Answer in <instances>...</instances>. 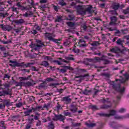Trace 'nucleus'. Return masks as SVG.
I'll return each mask as SVG.
<instances>
[{"label":"nucleus","instance_id":"1","mask_svg":"<svg viewBox=\"0 0 129 129\" xmlns=\"http://www.w3.org/2000/svg\"><path fill=\"white\" fill-rule=\"evenodd\" d=\"M116 43L117 45H118V46H121V47L123 48V49L121 50L120 48L115 46L113 48L110 49V52H112V53H120V54H124V51H129V49H127V48L123 46V41L121 40V39L119 38L118 39H117Z\"/></svg>","mask_w":129,"mask_h":129},{"label":"nucleus","instance_id":"2","mask_svg":"<svg viewBox=\"0 0 129 129\" xmlns=\"http://www.w3.org/2000/svg\"><path fill=\"white\" fill-rule=\"evenodd\" d=\"M113 89L115 90V91H117V92L119 93V94L117 96V101L118 102L120 100V99L121 98V96H122V94H123V92H124V90H125V89L124 88V87H123L122 89L120 88V84H114L112 85V86Z\"/></svg>","mask_w":129,"mask_h":129},{"label":"nucleus","instance_id":"3","mask_svg":"<svg viewBox=\"0 0 129 129\" xmlns=\"http://www.w3.org/2000/svg\"><path fill=\"white\" fill-rule=\"evenodd\" d=\"M19 79L21 81L24 80H30L31 82H27L25 83L26 85L27 86H34L36 84V82L33 81L32 78H31V76H28L27 77H21L19 78Z\"/></svg>","mask_w":129,"mask_h":129},{"label":"nucleus","instance_id":"4","mask_svg":"<svg viewBox=\"0 0 129 129\" xmlns=\"http://www.w3.org/2000/svg\"><path fill=\"white\" fill-rule=\"evenodd\" d=\"M37 43L39 44H33L31 43V45H30V48H34V50H37V47L38 48H42L43 46H44V43L42 42V41L40 40H37Z\"/></svg>","mask_w":129,"mask_h":129},{"label":"nucleus","instance_id":"5","mask_svg":"<svg viewBox=\"0 0 129 129\" xmlns=\"http://www.w3.org/2000/svg\"><path fill=\"white\" fill-rule=\"evenodd\" d=\"M9 63H12V64H10V66L11 67H23V65H24L25 62L19 63L17 61H14L12 60H9Z\"/></svg>","mask_w":129,"mask_h":129},{"label":"nucleus","instance_id":"6","mask_svg":"<svg viewBox=\"0 0 129 129\" xmlns=\"http://www.w3.org/2000/svg\"><path fill=\"white\" fill-rule=\"evenodd\" d=\"M123 76L125 78H122L121 79H116L115 81L116 82H117V81H119V83H124L125 81H127L129 79V75L127 74V73H126L123 75Z\"/></svg>","mask_w":129,"mask_h":129},{"label":"nucleus","instance_id":"7","mask_svg":"<svg viewBox=\"0 0 129 129\" xmlns=\"http://www.w3.org/2000/svg\"><path fill=\"white\" fill-rule=\"evenodd\" d=\"M76 45H77V46H79V47H86V42L84 39L81 38L79 39L78 43H76Z\"/></svg>","mask_w":129,"mask_h":129},{"label":"nucleus","instance_id":"8","mask_svg":"<svg viewBox=\"0 0 129 129\" xmlns=\"http://www.w3.org/2000/svg\"><path fill=\"white\" fill-rule=\"evenodd\" d=\"M53 120H60V121H64L65 120V116H63L62 114L57 115L54 114V118H53Z\"/></svg>","mask_w":129,"mask_h":129},{"label":"nucleus","instance_id":"9","mask_svg":"<svg viewBox=\"0 0 129 129\" xmlns=\"http://www.w3.org/2000/svg\"><path fill=\"white\" fill-rule=\"evenodd\" d=\"M109 125L113 129H119L122 126L120 124H117L115 122H111L109 123Z\"/></svg>","mask_w":129,"mask_h":129},{"label":"nucleus","instance_id":"10","mask_svg":"<svg viewBox=\"0 0 129 129\" xmlns=\"http://www.w3.org/2000/svg\"><path fill=\"white\" fill-rule=\"evenodd\" d=\"M110 22L109 23L110 26H114L116 25V22L117 21V18L116 16H112L110 18Z\"/></svg>","mask_w":129,"mask_h":129},{"label":"nucleus","instance_id":"11","mask_svg":"<svg viewBox=\"0 0 129 129\" xmlns=\"http://www.w3.org/2000/svg\"><path fill=\"white\" fill-rule=\"evenodd\" d=\"M77 12L79 15H86V13L85 12V10L83 9V7L81 6H79L77 9Z\"/></svg>","mask_w":129,"mask_h":129},{"label":"nucleus","instance_id":"12","mask_svg":"<svg viewBox=\"0 0 129 129\" xmlns=\"http://www.w3.org/2000/svg\"><path fill=\"white\" fill-rule=\"evenodd\" d=\"M12 89H8V91H3L0 92V96H5V95H11Z\"/></svg>","mask_w":129,"mask_h":129},{"label":"nucleus","instance_id":"13","mask_svg":"<svg viewBox=\"0 0 129 129\" xmlns=\"http://www.w3.org/2000/svg\"><path fill=\"white\" fill-rule=\"evenodd\" d=\"M48 2V0H40V4H41L40 8L41 9H46L48 8V5L47 4V3ZM43 4H46L44 5H43Z\"/></svg>","mask_w":129,"mask_h":129},{"label":"nucleus","instance_id":"14","mask_svg":"<svg viewBox=\"0 0 129 129\" xmlns=\"http://www.w3.org/2000/svg\"><path fill=\"white\" fill-rule=\"evenodd\" d=\"M67 70H71L72 71H73V68L70 66H63V69H60V72H62V73H66Z\"/></svg>","mask_w":129,"mask_h":129},{"label":"nucleus","instance_id":"15","mask_svg":"<svg viewBox=\"0 0 129 129\" xmlns=\"http://www.w3.org/2000/svg\"><path fill=\"white\" fill-rule=\"evenodd\" d=\"M9 88H10V84H5L0 86V89L5 90L4 91H9L8 89H9Z\"/></svg>","mask_w":129,"mask_h":129},{"label":"nucleus","instance_id":"16","mask_svg":"<svg viewBox=\"0 0 129 129\" xmlns=\"http://www.w3.org/2000/svg\"><path fill=\"white\" fill-rule=\"evenodd\" d=\"M71 100L72 99L71 98H69V97H63L62 98V101H64L66 104H69L70 103H71Z\"/></svg>","mask_w":129,"mask_h":129},{"label":"nucleus","instance_id":"17","mask_svg":"<svg viewBox=\"0 0 129 129\" xmlns=\"http://www.w3.org/2000/svg\"><path fill=\"white\" fill-rule=\"evenodd\" d=\"M119 8H120V5L119 3H113L112 5V9L115 11H117Z\"/></svg>","mask_w":129,"mask_h":129},{"label":"nucleus","instance_id":"18","mask_svg":"<svg viewBox=\"0 0 129 129\" xmlns=\"http://www.w3.org/2000/svg\"><path fill=\"white\" fill-rule=\"evenodd\" d=\"M85 12L88 13V14H92L93 11H92V6H89V7L86 8Z\"/></svg>","mask_w":129,"mask_h":129},{"label":"nucleus","instance_id":"19","mask_svg":"<svg viewBox=\"0 0 129 129\" xmlns=\"http://www.w3.org/2000/svg\"><path fill=\"white\" fill-rule=\"evenodd\" d=\"M77 109H78V108H77V107H76V105H74L73 104L71 105V108H70V110L71 111H72L73 113H75V112H77Z\"/></svg>","mask_w":129,"mask_h":129},{"label":"nucleus","instance_id":"20","mask_svg":"<svg viewBox=\"0 0 129 129\" xmlns=\"http://www.w3.org/2000/svg\"><path fill=\"white\" fill-rule=\"evenodd\" d=\"M45 37L46 39L49 40V41H52V40L53 39V36H52V34L48 32H46L45 34Z\"/></svg>","mask_w":129,"mask_h":129},{"label":"nucleus","instance_id":"21","mask_svg":"<svg viewBox=\"0 0 129 129\" xmlns=\"http://www.w3.org/2000/svg\"><path fill=\"white\" fill-rule=\"evenodd\" d=\"M4 103H5V105H6V106H11V105H13V103H14V102H11V100L8 99V100H5L4 101Z\"/></svg>","mask_w":129,"mask_h":129},{"label":"nucleus","instance_id":"22","mask_svg":"<svg viewBox=\"0 0 129 129\" xmlns=\"http://www.w3.org/2000/svg\"><path fill=\"white\" fill-rule=\"evenodd\" d=\"M72 38V36H70L68 39H67L65 42H63V45L67 47L71 44V41H70V38Z\"/></svg>","mask_w":129,"mask_h":129},{"label":"nucleus","instance_id":"23","mask_svg":"<svg viewBox=\"0 0 129 129\" xmlns=\"http://www.w3.org/2000/svg\"><path fill=\"white\" fill-rule=\"evenodd\" d=\"M90 108H91V109H92L93 111H95L96 110H99V107H98L96 105H90Z\"/></svg>","mask_w":129,"mask_h":129},{"label":"nucleus","instance_id":"24","mask_svg":"<svg viewBox=\"0 0 129 129\" xmlns=\"http://www.w3.org/2000/svg\"><path fill=\"white\" fill-rule=\"evenodd\" d=\"M105 58H108V57L105 56L104 55H102L101 57V60L102 61H104V64H109V60L106 59Z\"/></svg>","mask_w":129,"mask_h":129},{"label":"nucleus","instance_id":"25","mask_svg":"<svg viewBox=\"0 0 129 129\" xmlns=\"http://www.w3.org/2000/svg\"><path fill=\"white\" fill-rule=\"evenodd\" d=\"M14 22L17 25H21L22 24H23V23H24V19H20L19 20H15L14 21Z\"/></svg>","mask_w":129,"mask_h":129},{"label":"nucleus","instance_id":"26","mask_svg":"<svg viewBox=\"0 0 129 129\" xmlns=\"http://www.w3.org/2000/svg\"><path fill=\"white\" fill-rule=\"evenodd\" d=\"M33 110H35L34 108H32L31 109L24 111V114H25V116H28V115H30V114L33 111Z\"/></svg>","mask_w":129,"mask_h":129},{"label":"nucleus","instance_id":"27","mask_svg":"<svg viewBox=\"0 0 129 129\" xmlns=\"http://www.w3.org/2000/svg\"><path fill=\"white\" fill-rule=\"evenodd\" d=\"M100 101L102 103H103V104L105 103H110V101H109V98H108L106 99H101Z\"/></svg>","mask_w":129,"mask_h":129},{"label":"nucleus","instance_id":"28","mask_svg":"<svg viewBox=\"0 0 129 129\" xmlns=\"http://www.w3.org/2000/svg\"><path fill=\"white\" fill-rule=\"evenodd\" d=\"M65 59L66 60H69V61H71V60H75V58L73 57V55L72 54H69L68 56H65Z\"/></svg>","mask_w":129,"mask_h":129},{"label":"nucleus","instance_id":"29","mask_svg":"<svg viewBox=\"0 0 129 129\" xmlns=\"http://www.w3.org/2000/svg\"><path fill=\"white\" fill-rule=\"evenodd\" d=\"M110 106L109 105L103 104L100 105L99 107V110L100 109H107V108H109Z\"/></svg>","mask_w":129,"mask_h":129},{"label":"nucleus","instance_id":"30","mask_svg":"<svg viewBox=\"0 0 129 129\" xmlns=\"http://www.w3.org/2000/svg\"><path fill=\"white\" fill-rule=\"evenodd\" d=\"M47 127L49 129H54L55 128V125L54 124V123H53V121H51L50 122L48 123Z\"/></svg>","mask_w":129,"mask_h":129},{"label":"nucleus","instance_id":"31","mask_svg":"<svg viewBox=\"0 0 129 129\" xmlns=\"http://www.w3.org/2000/svg\"><path fill=\"white\" fill-rule=\"evenodd\" d=\"M86 125L87 126V127H93L96 125V124L95 123H88V122H86L85 123Z\"/></svg>","mask_w":129,"mask_h":129},{"label":"nucleus","instance_id":"32","mask_svg":"<svg viewBox=\"0 0 129 129\" xmlns=\"http://www.w3.org/2000/svg\"><path fill=\"white\" fill-rule=\"evenodd\" d=\"M97 115H99V116H101L102 117H108V114L104 113H98Z\"/></svg>","mask_w":129,"mask_h":129},{"label":"nucleus","instance_id":"33","mask_svg":"<svg viewBox=\"0 0 129 129\" xmlns=\"http://www.w3.org/2000/svg\"><path fill=\"white\" fill-rule=\"evenodd\" d=\"M89 76V75L88 74H85L83 76H76L75 77V78L76 79V78H80V81H81V80L82 78H84V77H88Z\"/></svg>","mask_w":129,"mask_h":129},{"label":"nucleus","instance_id":"34","mask_svg":"<svg viewBox=\"0 0 129 129\" xmlns=\"http://www.w3.org/2000/svg\"><path fill=\"white\" fill-rule=\"evenodd\" d=\"M63 114L64 116H71V112H69L68 110L63 111Z\"/></svg>","mask_w":129,"mask_h":129},{"label":"nucleus","instance_id":"35","mask_svg":"<svg viewBox=\"0 0 129 129\" xmlns=\"http://www.w3.org/2000/svg\"><path fill=\"white\" fill-rule=\"evenodd\" d=\"M33 15V12L32 11L29 12V13H25V14L23 15L24 17H25L26 18H28V17H31Z\"/></svg>","mask_w":129,"mask_h":129},{"label":"nucleus","instance_id":"36","mask_svg":"<svg viewBox=\"0 0 129 129\" xmlns=\"http://www.w3.org/2000/svg\"><path fill=\"white\" fill-rule=\"evenodd\" d=\"M116 113V111H115V110H111L110 111V113L108 114V117H109V116H111V115H114Z\"/></svg>","mask_w":129,"mask_h":129},{"label":"nucleus","instance_id":"37","mask_svg":"<svg viewBox=\"0 0 129 129\" xmlns=\"http://www.w3.org/2000/svg\"><path fill=\"white\" fill-rule=\"evenodd\" d=\"M42 66H44V67H48L49 65V62L46 60H44L42 62Z\"/></svg>","mask_w":129,"mask_h":129},{"label":"nucleus","instance_id":"38","mask_svg":"<svg viewBox=\"0 0 129 129\" xmlns=\"http://www.w3.org/2000/svg\"><path fill=\"white\" fill-rule=\"evenodd\" d=\"M91 92V90H87L85 89L83 92V94H85V95H88L89 93Z\"/></svg>","mask_w":129,"mask_h":129},{"label":"nucleus","instance_id":"39","mask_svg":"<svg viewBox=\"0 0 129 129\" xmlns=\"http://www.w3.org/2000/svg\"><path fill=\"white\" fill-rule=\"evenodd\" d=\"M8 16H9V13L4 14L2 13V11L0 10V18H2V17H3V18H6V17Z\"/></svg>","mask_w":129,"mask_h":129},{"label":"nucleus","instance_id":"40","mask_svg":"<svg viewBox=\"0 0 129 129\" xmlns=\"http://www.w3.org/2000/svg\"><path fill=\"white\" fill-rule=\"evenodd\" d=\"M67 24L68 26L70 28H73V27H74L75 26V23L71 22H67Z\"/></svg>","mask_w":129,"mask_h":129},{"label":"nucleus","instance_id":"41","mask_svg":"<svg viewBox=\"0 0 129 129\" xmlns=\"http://www.w3.org/2000/svg\"><path fill=\"white\" fill-rule=\"evenodd\" d=\"M72 126H73V127H76L77 126H80V125H81V123L72 122Z\"/></svg>","mask_w":129,"mask_h":129},{"label":"nucleus","instance_id":"42","mask_svg":"<svg viewBox=\"0 0 129 129\" xmlns=\"http://www.w3.org/2000/svg\"><path fill=\"white\" fill-rule=\"evenodd\" d=\"M93 60L94 62H100V61H102L101 57H94Z\"/></svg>","mask_w":129,"mask_h":129},{"label":"nucleus","instance_id":"43","mask_svg":"<svg viewBox=\"0 0 129 129\" xmlns=\"http://www.w3.org/2000/svg\"><path fill=\"white\" fill-rule=\"evenodd\" d=\"M27 120L30 124H32L34 122V118L29 117Z\"/></svg>","mask_w":129,"mask_h":129},{"label":"nucleus","instance_id":"44","mask_svg":"<svg viewBox=\"0 0 129 129\" xmlns=\"http://www.w3.org/2000/svg\"><path fill=\"white\" fill-rule=\"evenodd\" d=\"M125 111H126V109L123 108H120L118 111V112L120 113H123V112H125Z\"/></svg>","mask_w":129,"mask_h":129},{"label":"nucleus","instance_id":"45","mask_svg":"<svg viewBox=\"0 0 129 129\" xmlns=\"http://www.w3.org/2000/svg\"><path fill=\"white\" fill-rule=\"evenodd\" d=\"M0 27L3 31H7V25H5L4 24H1Z\"/></svg>","mask_w":129,"mask_h":129},{"label":"nucleus","instance_id":"46","mask_svg":"<svg viewBox=\"0 0 129 129\" xmlns=\"http://www.w3.org/2000/svg\"><path fill=\"white\" fill-rule=\"evenodd\" d=\"M114 118L115 119H122V118H124V116L116 115L115 116Z\"/></svg>","mask_w":129,"mask_h":129},{"label":"nucleus","instance_id":"47","mask_svg":"<svg viewBox=\"0 0 129 129\" xmlns=\"http://www.w3.org/2000/svg\"><path fill=\"white\" fill-rule=\"evenodd\" d=\"M61 21H62V16H58L57 17V19H55V22H61Z\"/></svg>","mask_w":129,"mask_h":129},{"label":"nucleus","instance_id":"48","mask_svg":"<svg viewBox=\"0 0 129 129\" xmlns=\"http://www.w3.org/2000/svg\"><path fill=\"white\" fill-rule=\"evenodd\" d=\"M12 29L13 28L12 27V26L10 25H7L6 31H8V32H10V31H12Z\"/></svg>","mask_w":129,"mask_h":129},{"label":"nucleus","instance_id":"49","mask_svg":"<svg viewBox=\"0 0 129 129\" xmlns=\"http://www.w3.org/2000/svg\"><path fill=\"white\" fill-rule=\"evenodd\" d=\"M52 8H53V10H54L55 12H58V10L59 9V6L55 5H53Z\"/></svg>","mask_w":129,"mask_h":129},{"label":"nucleus","instance_id":"50","mask_svg":"<svg viewBox=\"0 0 129 129\" xmlns=\"http://www.w3.org/2000/svg\"><path fill=\"white\" fill-rule=\"evenodd\" d=\"M98 45H100L99 42L98 41H94L92 43V46H98Z\"/></svg>","mask_w":129,"mask_h":129},{"label":"nucleus","instance_id":"51","mask_svg":"<svg viewBox=\"0 0 129 129\" xmlns=\"http://www.w3.org/2000/svg\"><path fill=\"white\" fill-rule=\"evenodd\" d=\"M23 106V103L19 102L18 103L16 104V106L17 107V108H20L21 106Z\"/></svg>","mask_w":129,"mask_h":129},{"label":"nucleus","instance_id":"52","mask_svg":"<svg viewBox=\"0 0 129 129\" xmlns=\"http://www.w3.org/2000/svg\"><path fill=\"white\" fill-rule=\"evenodd\" d=\"M31 65H34V63L33 62L27 63L26 64H25L24 66H25L26 68H28V67H31Z\"/></svg>","mask_w":129,"mask_h":129},{"label":"nucleus","instance_id":"53","mask_svg":"<svg viewBox=\"0 0 129 129\" xmlns=\"http://www.w3.org/2000/svg\"><path fill=\"white\" fill-rule=\"evenodd\" d=\"M52 42H55L56 44H58L59 45V44H60V43L59 42V41H60V39H55L54 38H52V40H51Z\"/></svg>","mask_w":129,"mask_h":129},{"label":"nucleus","instance_id":"54","mask_svg":"<svg viewBox=\"0 0 129 129\" xmlns=\"http://www.w3.org/2000/svg\"><path fill=\"white\" fill-rule=\"evenodd\" d=\"M31 69L32 71H36V72H39V69H37V68L34 66L32 67Z\"/></svg>","mask_w":129,"mask_h":129},{"label":"nucleus","instance_id":"55","mask_svg":"<svg viewBox=\"0 0 129 129\" xmlns=\"http://www.w3.org/2000/svg\"><path fill=\"white\" fill-rule=\"evenodd\" d=\"M46 81H47L48 82H52V81H54V79L52 78H47L46 79Z\"/></svg>","mask_w":129,"mask_h":129},{"label":"nucleus","instance_id":"56","mask_svg":"<svg viewBox=\"0 0 129 129\" xmlns=\"http://www.w3.org/2000/svg\"><path fill=\"white\" fill-rule=\"evenodd\" d=\"M49 106H50V104H44L43 108H46V109H48V108H49Z\"/></svg>","mask_w":129,"mask_h":129},{"label":"nucleus","instance_id":"57","mask_svg":"<svg viewBox=\"0 0 129 129\" xmlns=\"http://www.w3.org/2000/svg\"><path fill=\"white\" fill-rule=\"evenodd\" d=\"M23 84H24L23 82H17L16 84V86H20V87H22V86H23Z\"/></svg>","mask_w":129,"mask_h":129},{"label":"nucleus","instance_id":"58","mask_svg":"<svg viewBox=\"0 0 129 129\" xmlns=\"http://www.w3.org/2000/svg\"><path fill=\"white\" fill-rule=\"evenodd\" d=\"M69 20L70 21H73V20H74V17H73V15H69Z\"/></svg>","mask_w":129,"mask_h":129},{"label":"nucleus","instance_id":"59","mask_svg":"<svg viewBox=\"0 0 129 129\" xmlns=\"http://www.w3.org/2000/svg\"><path fill=\"white\" fill-rule=\"evenodd\" d=\"M6 107L5 104L1 103L0 104V109H4Z\"/></svg>","mask_w":129,"mask_h":129},{"label":"nucleus","instance_id":"60","mask_svg":"<svg viewBox=\"0 0 129 129\" xmlns=\"http://www.w3.org/2000/svg\"><path fill=\"white\" fill-rule=\"evenodd\" d=\"M53 62L54 63H56V64H57V65H62V63L61 62H60L59 60H55L53 61Z\"/></svg>","mask_w":129,"mask_h":129},{"label":"nucleus","instance_id":"61","mask_svg":"<svg viewBox=\"0 0 129 129\" xmlns=\"http://www.w3.org/2000/svg\"><path fill=\"white\" fill-rule=\"evenodd\" d=\"M41 124H42V122H41V120H38V121H37V122L36 123V126H40V125H41Z\"/></svg>","mask_w":129,"mask_h":129},{"label":"nucleus","instance_id":"62","mask_svg":"<svg viewBox=\"0 0 129 129\" xmlns=\"http://www.w3.org/2000/svg\"><path fill=\"white\" fill-rule=\"evenodd\" d=\"M58 85H59L58 83H52L50 84V86H53V87H56Z\"/></svg>","mask_w":129,"mask_h":129},{"label":"nucleus","instance_id":"63","mask_svg":"<svg viewBox=\"0 0 129 129\" xmlns=\"http://www.w3.org/2000/svg\"><path fill=\"white\" fill-rule=\"evenodd\" d=\"M39 87H40V88H44L45 87V83H42L40 84L39 85Z\"/></svg>","mask_w":129,"mask_h":129},{"label":"nucleus","instance_id":"64","mask_svg":"<svg viewBox=\"0 0 129 129\" xmlns=\"http://www.w3.org/2000/svg\"><path fill=\"white\" fill-rule=\"evenodd\" d=\"M31 124H26V127L25 129H30L31 128Z\"/></svg>","mask_w":129,"mask_h":129}]
</instances>
